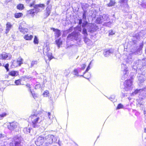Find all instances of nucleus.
<instances>
[{"label":"nucleus","mask_w":146,"mask_h":146,"mask_svg":"<svg viewBox=\"0 0 146 146\" xmlns=\"http://www.w3.org/2000/svg\"><path fill=\"white\" fill-rule=\"evenodd\" d=\"M45 7V5L44 4L40 3L35 4L34 7V8L30 9L27 11L26 16H31L33 17L35 14H37L38 13L41 11L39 8H42L44 9Z\"/></svg>","instance_id":"f257e3e1"},{"label":"nucleus","mask_w":146,"mask_h":146,"mask_svg":"<svg viewBox=\"0 0 146 146\" xmlns=\"http://www.w3.org/2000/svg\"><path fill=\"white\" fill-rule=\"evenodd\" d=\"M29 121H31L32 125L34 128L38 127L39 124L41 121L39 117L37 114L31 115L29 117Z\"/></svg>","instance_id":"f03ea898"},{"label":"nucleus","mask_w":146,"mask_h":146,"mask_svg":"<svg viewBox=\"0 0 146 146\" xmlns=\"http://www.w3.org/2000/svg\"><path fill=\"white\" fill-rule=\"evenodd\" d=\"M132 85V81L130 79L125 80L123 83L124 90L125 91H128Z\"/></svg>","instance_id":"7ed1b4c3"},{"label":"nucleus","mask_w":146,"mask_h":146,"mask_svg":"<svg viewBox=\"0 0 146 146\" xmlns=\"http://www.w3.org/2000/svg\"><path fill=\"white\" fill-rule=\"evenodd\" d=\"M44 136L41 135L39 136L35 141V144L37 146H40L45 142Z\"/></svg>","instance_id":"20e7f679"},{"label":"nucleus","mask_w":146,"mask_h":146,"mask_svg":"<svg viewBox=\"0 0 146 146\" xmlns=\"http://www.w3.org/2000/svg\"><path fill=\"white\" fill-rule=\"evenodd\" d=\"M45 139V142L46 144H51L55 141V137L53 135H48L46 136H44Z\"/></svg>","instance_id":"39448f33"},{"label":"nucleus","mask_w":146,"mask_h":146,"mask_svg":"<svg viewBox=\"0 0 146 146\" xmlns=\"http://www.w3.org/2000/svg\"><path fill=\"white\" fill-rule=\"evenodd\" d=\"M19 126V124L17 122L13 121L9 123L7 127L10 130H13L16 129Z\"/></svg>","instance_id":"423d86ee"},{"label":"nucleus","mask_w":146,"mask_h":146,"mask_svg":"<svg viewBox=\"0 0 146 146\" xmlns=\"http://www.w3.org/2000/svg\"><path fill=\"white\" fill-rule=\"evenodd\" d=\"M50 29L55 32V38L60 37L61 35V33L60 31L57 29H55L54 28L52 27L50 28Z\"/></svg>","instance_id":"0eeeda50"},{"label":"nucleus","mask_w":146,"mask_h":146,"mask_svg":"<svg viewBox=\"0 0 146 146\" xmlns=\"http://www.w3.org/2000/svg\"><path fill=\"white\" fill-rule=\"evenodd\" d=\"M51 9L52 6L51 5H48L46 7L45 12V15L46 17H48L50 15Z\"/></svg>","instance_id":"6e6552de"},{"label":"nucleus","mask_w":146,"mask_h":146,"mask_svg":"<svg viewBox=\"0 0 146 146\" xmlns=\"http://www.w3.org/2000/svg\"><path fill=\"white\" fill-rule=\"evenodd\" d=\"M128 0H120L119 1V3L122 5L124 7H128L129 6L128 5L127 2Z\"/></svg>","instance_id":"1a4fd4ad"},{"label":"nucleus","mask_w":146,"mask_h":146,"mask_svg":"<svg viewBox=\"0 0 146 146\" xmlns=\"http://www.w3.org/2000/svg\"><path fill=\"white\" fill-rule=\"evenodd\" d=\"M12 26V25L10 22H7L6 24V29L5 33H7Z\"/></svg>","instance_id":"9d476101"},{"label":"nucleus","mask_w":146,"mask_h":146,"mask_svg":"<svg viewBox=\"0 0 146 146\" xmlns=\"http://www.w3.org/2000/svg\"><path fill=\"white\" fill-rule=\"evenodd\" d=\"M8 74L10 76H15L19 75V72L18 71L12 70L9 72Z\"/></svg>","instance_id":"9b49d317"},{"label":"nucleus","mask_w":146,"mask_h":146,"mask_svg":"<svg viewBox=\"0 0 146 146\" xmlns=\"http://www.w3.org/2000/svg\"><path fill=\"white\" fill-rule=\"evenodd\" d=\"M19 31L24 34L27 33L28 31V29H27L21 26L19 27Z\"/></svg>","instance_id":"f8f14e48"},{"label":"nucleus","mask_w":146,"mask_h":146,"mask_svg":"<svg viewBox=\"0 0 146 146\" xmlns=\"http://www.w3.org/2000/svg\"><path fill=\"white\" fill-rule=\"evenodd\" d=\"M20 66L19 64L17 63L16 60H13L11 61V66L12 68H15L17 67Z\"/></svg>","instance_id":"ddd939ff"},{"label":"nucleus","mask_w":146,"mask_h":146,"mask_svg":"<svg viewBox=\"0 0 146 146\" xmlns=\"http://www.w3.org/2000/svg\"><path fill=\"white\" fill-rule=\"evenodd\" d=\"M23 38L26 40H31L33 38V36L32 35H29L28 34H27L24 36Z\"/></svg>","instance_id":"4468645a"},{"label":"nucleus","mask_w":146,"mask_h":146,"mask_svg":"<svg viewBox=\"0 0 146 146\" xmlns=\"http://www.w3.org/2000/svg\"><path fill=\"white\" fill-rule=\"evenodd\" d=\"M23 58L21 57H20L16 60V61L20 66L23 63Z\"/></svg>","instance_id":"2eb2a0df"},{"label":"nucleus","mask_w":146,"mask_h":146,"mask_svg":"<svg viewBox=\"0 0 146 146\" xmlns=\"http://www.w3.org/2000/svg\"><path fill=\"white\" fill-rule=\"evenodd\" d=\"M24 5L22 4H19L17 6V8L19 10H23L24 9Z\"/></svg>","instance_id":"dca6fc26"},{"label":"nucleus","mask_w":146,"mask_h":146,"mask_svg":"<svg viewBox=\"0 0 146 146\" xmlns=\"http://www.w3.org/2000/svg\"><path fill=\"white\" fill-rule=\"evenodd\" d=\"M0 56L1 57V59L2 60H5L8 56V54L6 53H4L1 54Z\"/></svg>","instance_id":"f3484780"},{"label":"nucleus","mask_w":146,"mask_h":146,"mask_svg":"<svg viewBox=\"0 0 146 146\" xmlns=\"http://www.w3.org/2000/svg\"><path fill=\"white\" fill-rule=\"evenodd\" d=\"M55 42L56 44L59 47L62 44V41H61L60 38L56 40L55 41Z\"/></svg>","instance_id":"a211bd4d"},{"label":"nucleus","mask_w":146,"mask_h":146,"mask_svg":"<svg viewBox=\"0 0 146 146\" xmlns=\"http://www.w3.org/2000/svg\"><path fill=\"white\" fill-rule=\"evenodd\" d=\"M23 15L22 13H16L14 14V17L16 18H18L21 17Z\"/></svg>","instance_id":"6ab92c4d"},{"label":"nucleus","mask_w":146,"mask_h":146,"mask_svg":"<svg viewBox=\"0 0 146 146\" xmlns=\"http://www.w3.org/2000/svg\"><path fill=\"white\" fill-rule=\"evenodd\" d=\"M115 3H116L113 0H110V2L107 4V5L108 7H111L114 6Z\"/></svg>","instance_id":"aec40b11"},{"label":"nucleus","mask_w":146,"mask_h":146,"mask_svg":"<svg viewBox=\"0 0 146 146\" xmlns=\"http://www.w3.org/2000/svg\"><path fill=\"white\" fill-rule=\"evenodd\" d=\"M102 18H103L102 17H98L96 20V23L98 24L102 23Z\"/></svg>","instance_id":"412c9836"},{"label":"nucleus","mask_w":146,"mask_h":146,"mask_svg":"<svg viewBox=\"0 0 146 146\" xmlns=\"http://www.w3.org/2000/svg\"><path fill=\"white\" fill-rule=\"evenodd\" d=\"M33 42L35 44H37L39 43L38 39L36 36H34Z\"/></svg>","instance_id":"4be33fe9"},{"label":"nucleus","mask_w":146,"mask_h":146,"mask_svg":"<svg viewBox=\"0 0 146 146\" xmlns=\"http://www.w3.org/2000/svg\"><path fill=\"white\" fill-rule=\"evenodd\" d=\"M46 55L48 57L49 61H50L52 59L54 58L52 56V54L51 53H47L46 54Z\"/></svg>","instance_id":"5701e85b"},{"label":"nucleus","mask_w":146,"mask_h":146,"mask_svg":"<svg viewBox=\"0 0 146 146\" xmlns=\"http://www.w3.org/2000/svg\"><path fill=\"white\" fill-rule=\"evenodd\" d=\"M49 94V91L47 90H46L43 93L42 95L44 97H47L48 96Z\"/></svg>","instance_id":"b1692460"},{"label":"nucleus","mask_w":146,"mask_h":146,"mask_svg":"<svg viewBox=\"0 0 146 146\" xmlns=\"http://www.w3.org/2000/svg\"><path fill=\"white\" fill-rule=\"evenodd\" d=\"M37 64V61H33L31 63L30 67L32 68L35 65H36Z\"/></svg>","instance_id":"393cba45"},{"label":"nucleus","mask_w":146,"mask_h":146,"mask_svg":"<svg viewBox=\"0 0 146 146\" xmlns=\"http://www.w3.org/2000/svg\"><path fill=\"white\" fill-rule=\"evenodd\" d=\"M112 52L110 50V49L108 50H106L105 52V53L104 54V55L106 56H107V55L109 54L110 53H112Z\"/></svg>","instance_id":"a878e982"},{"label":"nucleus","mask_w":146,"mask_h":146,"mask_svg":"<svg viewBox=\"0 0 146 146\" xmlns=\"http://www.w3.org/2000/svg\"><path fill=\"white\" fill-rule=\"evenodd\" d=\"M75 36V33H72L69 34L67 36V38L68 39H70L71 38Z\"/></svg>","instance_id":"bb28decb"},{"label":"nucleus","mask_w":146,"mask_h":146,"mask_svg":"<svg viewBox=\"0 0 146 146\" xmlns=\"http://www.w3.org/2000/svg\"><path fill=\"white\" fill-rule=\"evenodd\" d=\"M7 114L5 112L3 113L2 114H0V119H1L3 117H5Z\"/></svg>","instance_id":"cd10ccee"},{"label":"nucleus","mask_w":146,"mask_h":146,"mask_svg":"<svg viewBox=\"0 0 146 146\" xmlns=\"http://www.w3.org/2000/svg\"><path fill=\"white\" fill-rule=\"evenodd\" d=\"M21 79H18L16 80L15 81V83L17 85H20L21 84Z\"/></svg>","instance_id":"c85d7f7f"},{"label":"nucleus","mask_w":146,"mask_h":146,"mask_svg":"<svg viewBox=\"0 0 146 146\" xmlns=\"http://www.w3.org/2000/svg\"><path fill=\"white\" fill-rule=\"evenodd\" d=\"M9 65L8 63L6 64L5 65L3 66L5 68L6 70L8 72L9 71Z\"/></svg>","instance_id":"c756f323"},{"label":"nucleus","mask_w":146,"mask_h":146,"mask_svg":"<svg viewBox=\"0 0 146 146\" xmlns=\"http://www.w3.org/2000/svg\"><path fill=\"white\" fill-rule=\"evenodd\" d=\"M123 106L121 104H119L118 105L116 108V109H121L123 108Z\"/></svg>","instance_id":"7c9ffc66"},{"label":"nucleus","mask_w":146,"mask_h":146,"mask_svg":"<svg viewBox=\"0 0 146 146\" xmlns=\"http://www.w3.org/2000/svg\"><path fill=\"white\" fill-rule=\"evenodd\" d=\"M73 72L75 75L77 76H79L78 74V70L77 69H75L74 70Z\"/></svg>","instance_id":"2f4dec72"},{"label":"nucleus","mask_w":146,"mask_h":146,"mask_svg":"<svg viewBox=\"0 0 146 146\" xmlns=\"http://www.w3.org/2000/svg\"><path fill=\"white\" fill-rule=\"evenodd\" d=\"M90 69V64L88 65V66L87 67L86 70L83 73V74L82 75H80V76H83V75L86 73L88 72Z\"/></svg>","instance_id":"473e14b6"},{"label":"nucleus","mask_w":146,"mask_h":146,"mask_svg":"<svg viewBox=\"0 0 146 146\" xmlns=\"http://www.w3.org/2000/svg\"><path fill=\"white\" fill-rule=\"evenodd\" d=\"M35 1H33L31 3L29 4V6L31 7H33L34 8V7L35 5Z\"/></svg>","instance_id":"72a5a7b5"},{"label":"nucleus","mask_w":146,"mask_h":146,"mask_svg":"<svg viewBox=\"0 0 146 146\" xmlns=\"http://www.w3.org/2000/svg\"><path fill=\"white\" fill-rule=\"evenodd\" d=\"M142 90V89H136L135 90L134 92L133 93V94H137L139 93V92L141 90Z\"/></svg>","instance_id":"f704fd0d"},{"label":"nucleus","mask_w":146,"mask_h":146,"mask_svg":"<svg viewBox=\"0 0 146 146\" xmlns=\"http://www.w3.org/2000/svg\"><path fill=\"white\" fill-rule=\"evenodd\" d=\"M82 33L83 34L86 35H88V33H87L86 29L85 28H84L83 29Z\"/></svg>","instance_id":"c9c22d12"},{"label":"nucleus","mask_w":146,"mask_h":146,"mask_svg":"<svg viewBox=\"0 0 146 146\" xmlns=\"http://www.w3.org/2000/svg\"><path fill=\"white\" fill-rule=\"evenodd\" d=\"M41 86V85L40 84H36L35 86V88L36 89H38L40 88Z\"/></svg>","instance_id":"e433bc0d"},{"label":"nucleus","mask_w":146,"mask_h":146,"mask_svg":"<svg viewBox=\"0 0 146 146\" xmlns=\"http://www.w3.org/2000/svg\"><path fill=\"white\" fill-rule=\"evenodd\" d=\"M88 24V22L87 21H85L84 23H82V27H85L86 25Z\"/></svg>","instance_id":"4c0bfd02"},{"label":"nucleus","mask_w":146,"mask_h":146,"mask_svg":"<svg viewBox=\"0 0 146 146\" xmlns=\"http://www.w3.org/2000/svg\"><path fill=\"white\" fill-rule=\"evenodd\" d=\"M26 87L31 90V86L29 84H27L25 85Z\"/></svg>","instance_id":"58836bf2"},{"label":"nucleus","mask_w":146,"mask_h":146,"mask_svg":"<svg viewBox=\"0 0 146 146\" xmlns=\"http://www.w3.org/2000/svg\"><path fill=\"white\" fill-rule=\"evenodd\" d=\"M86 66V65L85 64H83L82 66L81 69L83 70L85 68Z\"/></svg>","instance_id":"ea45409f"},{"label":"nucleus","mask_w":146,"mask_h":146,"mask_svg":"<svg viewBox=\"0 0 146 146\" xmlns=\"http://www.w3.org/2000/svg\"><path fill=\"white\" fill-rule=\"evenodd\" d=\"M82 17L83 19H86V15L85 14V13H84L82 15Z\"/></svg>","instance_id":"a19ab883"},{"label":"nucleus","mask_w":146,"mask_h":146,"mask_svg":"<svg viewBox=\"0 0 146 146\" xmlns=\"http://www.w3.org/2000/svg\"><path fill=\"white\" fill-rule=\"evenodd\" d=\"M20 142L16 141L15 143V146H17L18 145L20 144Z\"/></svg>","instance_id":"79ce46f5"},{"label":"nucleus","mask_w":146,"mask_h":146,"mask_svg":"<svg viewBox=\"0 0 146 146\" xmlns=\"http://www.w3.org/2000/svg\"><path fill=\"white\" fill-rule=\"evenodd\" d=\"M143 44H142L139 46V48L140 49H142V48H143Z\"/></svg>","instance_id":"37998d69"},{"label":"nucleus","mask_w":146,"mask_h":146,"mask_svg":"<svg viewBox=\"0 0 146 146\" xmlns=\"http://www.w3.org/2000/svg\"><path fill=\"white\" fill-rule=\"evenodd\" d=\"M114 33L112 31H111V32L109 33V35H112L114 34Z\"/></svg>","instance_id":"c03bdc74"},{"label":"nucleus","mask_w":146,"mask_h":146,"mask_svg":"<svg viewBox=\"0 0 146 146\" xmlns=\"http://www.w3.org/2000/svg\"><path fill=\"white\" fill-rule=\"evenodd\" d=\"M82 23V20L81 19H80L79 20V22L78 23V24L79 25H81Z\"/></svg>","instance_id":"a18cd8bd"},{"label":"nucleus","mask_w":146,"mask_h":146,"mask_svg":"<svg viewBox=\"0 0 146 146\" xmlns=\"http://www.w3.org/2000/svg\"><path fill=\"white\" fill-rule=\"evenodd\" d=\"M50 0H48V1H47L46 4L47 5H48L50 3Z\"/></svg>","instance_id":"49530a36"},{"label":"nucleus","mask_w":146,"mask_h":146,"mask_svg":"<svg viewBox=\"0 0 146 146\" xmlns=\"http://www.w3.org/2000/svg\"><path fill=\"white\" fill-rule=\"evenodd\" d=\"M3 135L2 134V133H1V134H0V138H2L3 137Z\"/></svg>","instance_id":"de8ad7c7"},{"label":"nucleus","mask_w":146,"mask_h":146,"mask_svg":"<svg viewBox=\"0 0 146 146\" xmlns=\"http://www.w3.org/2000/svg\"><path fill=\"white\" fill-rule=\"evenodd\" d=\"M50 115H51V113L49 112H48V115L49 118H50Z\"/></svg>","instance_id":"09e8293b"},{"label":"nucleus","mask_w":146,"mask_h":146,"mask_svg":"<svg viewBox=\"0 0 146 146\" xmlns=\"http://www.w3.org/2000/svg\"><path fill=\"white\" fill-rule=\"evenodd\" d=\"M33 96L34 97H36V94H34V95H33Z\"/></svg>","instance_id":"8fccbe9b"},{"label":"nucleus","mask_w":146,"mask_h":146,"mask_svg":"<svg viewBox=\"0 0 146 146\" xmlns=\"http://www.w3.org/2000/svg\"><path fill=\"white\" fill-rule=\"evenodd\" d=\"M144 132H145L146 133V129L145 128L144 129Z\"/></svg>","instance_id":"3c124183"},{"label":"nucleus","mask_w":146,"mask_h":146,"mask_svg":"<svg viewBox=\"0 0 146 146\" xmlns=\"http://www.w3.org/2000/svg\"><path fill=\"white\" fill-rule=\"evenodd\" d=\"M27 129H28V130H29V129L28 128H25V129H24V130H27Z\"/></svg>","instance_id":"603ef678"},{"label":"nucleus","mask_w":146,"mask_h":146,"mask_svg":"<svg viewBox=\"0 0 146 146\" xmlns=\"http://www.w3.org/2000/svg\"><path fill=\"white\" fill-rule=\"evenodd\" d=\"M31 0H26V1H30Z\"/></svg>","instance_id":"864d4df0"},{"label":"nucleus","mask_w":146,"mask_h":146,"mask_svg":"<svg viewBox=\"0 0 146 146\" xmlns=\"http://www.w3.org/2000/svg\"><path fill=\"white\" fill-rule=\"evenodd\" d=\"M2 66V64L0 63V66Z\"/></svg>","instance_id":"5fc2aeb1"},{"label":"nucleus","mask_w":146,"mask_h":146,"mask_svg":"<svg viewBox=\"0 0 146 146\" xmlns=\"http://www.w3.org/2000/svg\"><path fill=\"white\" fill-rule=\"evenodd\" d=\"M10 145H11H11H13V143H10Z\"/></svg>","instance_id":"6e6d98bb"},{"label":"nucleus","mask_w":146,"mask_h":146,"mask_svg":"<svg viewBox=\"0 0 146 146\" xmlns=\"http://www.w3.org/2000/svg\"><path fill=\"white\" fill-rule=\"evenodd\" d=\"M50 50L49 48H48V50Z\"/></svg>","instance_id":"4d7b16f0"},{"label":"nucleus","mask_w":146,"mask_h":146,"mask_svg":"<svg viewBox=\"0 0 146 146\" xmlns=\"http://www.w3.org/2000/svg\"><path fill=\"white\" fill-rule=\"evenodd\" d=\"M11 58V55L9 59H10Z\"/></svg>","instance_id":"13d9d810"},{"label":"nucleus","mask_w":146,"mask_h":146,"mask_svg":"<svg viewBox=\"0 0 146 146\" xmlns=\"http://www.w3.org/2000/svg\"><path fill=\"white\" fill-rule=\"evenodd\" d=\"M80 31H81V29L80 30Z\"/></svg>","instance_id":"bf43d9fd"}]
</instances>
